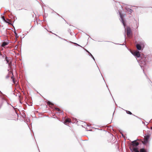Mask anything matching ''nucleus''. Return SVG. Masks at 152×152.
Listing matches in <instances>:
<instances>
[{
  "label": "nucleus",
  "instance_id": "18",
  "mask_svg": "<svg viewBox=\"0 0 152 152\" xmlns=\"http://www.w3.org/2000/svg\"><path fill=\"white\" fill-rule=\"evenodd\" d=\"M12 62L11 61H10V62L8 63V65H9V66L10 67H11V66L12 65Z\"/></svg>",
  "mask_w": 152,
  "mask_h": 152
},
{
  "label": "nucleus",
  "instance_id": "5",
  "mask_svg": "<svg viewBox=\"0 0 152 152\" xmlns=\"http://www.w3.org/2000/svg\"><path fill=\"white\" fill-rule=\"evenodd\" d=\"M55 109L57 111H58V112H56V113L57 114H58L59 115V114H61V115H62L63 114V113L62 111H61V110H60L59 108L57 107H55Z\"/></svg>",
  "mask_w": 152,
  "mask_h": 152
},
{
  "label": "nucleus",
  "instance_id": "8",
  "mask_svg": "<svg viewBox=\"0 0 152 152\" xmlns=\"http://www.w3.org/2000/svg\"><path fill=\"white\" fill-rule=\"evenodd\" d=\"M143 45V44L140 45V44H137L136 45V48L138 50H141V47Z\"/></svg>",
  "mask_w": 152,
  "mask_h": 152
},
{
  "label": "nucleus",
  "instance_id": "11",
  "mask_svg": "<svg viewBox=\"0 0 152 152\" xmlns=\"http://www.w3.org/2000/svg\"><path fill=\"white\" fill-rule=\"evenodd\" d=\"M8 44V42H3V43L1 45V46L2 47H4L5 46L7 45Z\"/></svg>",
  "mask_w": 152,
  "mask_h": 152
},
{
  "label": "nucleus",
  "instance_id": "23",
  "mask_svg": "<svg viewBox=\"0 0 152 152\" xmlns=\"http://www.w3.org/2000/svg\"><path fill=\"white\" fill-rule=\"evenodd\" d=\"M86 51L87 52H88V53H90L87 50H86Z\"/></svg>",
  "mask_w": 152,
  "mask_h": 152
},
{
  "label": "nucleus",
  "instance_id": "17",
  "mask_svg": "<svg viewBox=\"0 0 152 152\" xmlns=\"http://www.w3.org/2000/svg\"><path fill=\"white\" fill-rule=\"evenodd\" d=\"M14 33L15 34V37L16 38H17L18 37V35L17 34L16 32L15 31Z\"/></svg>",
  "mask_w": 152,
  "mask_h": 152
},
{
  "label": "nucleus",
  "instance_id": "7",
  "mask_svg": "<svg viewBox=\"0 0 152 152\" xmlns=\"http://www.w3.org/2000/svg\"><path fill=\"white\" fill-rule=\"evenodd\" d=\"M119 15L120 16V18H121V19L122 22L123 23V24L124 25V21L123 19V17H124V15L123 14H122L120 12H119Z\"/></svg>",
  "mask_w": 152,
  "mask_h": 152
},
{
  "label": "nucleus",
  "instance_id": "28",
  "mask_svg": "<svg viewBox=\"0 0 152 152\" xmlns=\"http://www.w3.org/2000/svg\"><path fill=\"white\" fill-rule=\"evenodd\" d=\"M131 11H132V10L131 9L130 10Z\"/></svg>",
  "mask_w": 152,
  "mask_h": 152
},
{
  "label": "nucleus",
  "instance_id": "25",
  "mask_svg": "<svg viewBox=\"0 0 152 152\" xmlns=\"http://www.w3.org/2000/svg\"><path fill=\"white\" fill-rule=\"evenodd\" d=\"M16 114H17V115L18 116V114H17L16 112Z\"/></svg>",
  "mask_w": 152,
  "mask_h": 152
},
{
  "label": "nucleus",
  "instance_id": "14",
  "mask_svg": "<svg viewBox=\"0 0 152 152\" xmlns=\"http://www.w3.org/2000/svg\"><path fill=\"white\" fill-rule=\"evenodd\" d=\"M124 110L126 111L127 114H129V115H132V113L130 111H128V110Z\"/></svg>",
  "mask_w": 152,
  "mask_h": 152
},
{
  "label": "nucleus",
  "instance_id": "26",
  "mask_svg": "<svg viewBox=\"0 0 152 152\" xmlns=\"http://www.w3.org/2000/svg\"><path fill=\"white\" fill-rule=\"evenodd\" d=\"M0 55H1V53L0 52Z\"/></svg>",
  "mask_w": 152,
  "mask_h": 152
},
{
  "label": "nucleus",
  "instance_id": "19",
  "mask_svg": "<svg viewBox=\"0 0 152 152\" xmlns=\"http://www.w3.org/2000/svg\"><path fill=\"white\" fill-rule=\"evenodd\" d=\"M11 78L12 79V81H13V82L14 83H15V80H14V78L13 77H11Z\"/></svg>",
  "mask_w": 152,
  "mask_h": 152
},
{
  "label": "nucleus",
  "instance_id": "3",
  "mask_svg": "<svg viewBox=\"0 0 152 152\" xmlns=\"http://www.w3.org/2000/svg\"><path fill=\"white\" fill-rule=\"evenodd\" d=\"M132 53L134 56H135L137 57H139L140 56V54L139 51L137 50L132 52Z\"/></svg>",
  "mask_w": 152,
  "mask_h": 152
},
{
  "label": "nucleus",
  "instance_id": "24",
  "mask_svg": "<svg viewBox=\"0 0 152 152\" xmlns=\"http://www.w3.org/2000/svg\"><path fill=\"white\" fill-rule=\"evenodd\" d=\"M2 94V92L0 91V94Z\"/></svg>",
  "mask_w": 152,
  "mask_h": 152
},
{
  "label": "nucleus",
  "instance_id": "13",
  "mask_svg": "<svg viewBox=\"0 0 152 152\" xmlns=\"http://www.w3.org/2000/svg\"><path fill=\"white\" fill-rule=\"evenodd\" d=\"M5 60L8 63L10 62V59L9 58H7V56H6L5 57Z\"/></svg>",
  "mask_w": 152,
  "mask_h": 152
},
{
  "label": "nucleus",
  "instance_id": "20",
  "mask_svg": "<svg viewBox=\"0 0 152 152\" xmlns=\"http://www.w3.org/2000/svg\"><path fill=\"white\" fill-rule=\"evenodd\" d=\"M2 106V104H1L0 105V109L1 108Z\"/></svg>",
  "mask_w": 152,
  "mask_h": 152
},
{
  "label": "nucleus",
  "instance_id": "9",
  "mask_svg": "<svg viewBox=\"0 0 152 152\" xmlns=\"http://www.w3.org/2000/svg\"><path fill=\"white\" fill-rule=\"evenodd\" d=\"M70 122H71L69 118H67L65 120V121H64V124L66 125V123H70Z\"/></svg>",
  "mask_w": 152,
  "mask_h": 152
},
{
  "label": "nucleus",
  "instance_id": "27",
  "mask_svg": "<svg viewBox=\"0 0 152 152\" xmlns=\"http://www.w3.org/2000/svg\"><path fill=\"white\" fill-rule=\"evenodd\" d=\"M151 129L152 130V126L151 127Z\"/></svg>",
  "mask_w": 152,
  "mask_h": 152
},
{
  "label": "nucleus",
  "instance_id": "4",
  "mask_svg": "<svg viewBox=\"0 0 152 152\" xmlns=\"http://www.w3.org/2000/svg\"><path fill=\"white\" fill-rule=\"evenodd\" d=\"M131 32V31L130 28L129 27L127 28L126 34L128 36H130Z\"/></svg>",
  "mask_w": 152,
  "mask_h": 152
},
{
  "label": "nucleus",
  "instance_id": "16",
  "mask_svg": "<svg viewBox=\"0 0 152 152\" xmlns=\"http://www.w3.org/2000/svg\"><path fill=\"white\" fill-rule=\"evenodd\" d=\"M2 19H3V20L5 21V22H6L7 23H9L7 21H6V20H5V18L4 17V16H3L2 17Z\"/></svg>",
  "mask_w": 152,
  "mask_h": 152
},
{
  "label": "nucleus",
  "instance_id": "6",
  "mask_svg": "<svg viewBox=\"0 0 152 152\" xmlns=\"http://www.w3.org/2000/svg\"><path fill=\"white\" fill-rule=\"evenodd\" d=\"M149 137L150 136L149 135H147L145 136L144 142L145 143H146L148 142V139L149 138Z\"/></svg>",
  "mask_w": 152,
  "mask_h": 152
},
{
  "label": "nucleus",
  "instance_id": "10",
  "mask_svg": "<svg viewBox=\"0 0 152 152\" xmlns=\"http://www.w3.org/2000/svg\"><path fill=\"white\" fill-rule=\"evenodd\" d=\"M2 96H0V99L2 100L5 101L8 104H9L7 102V101L6 100V99L4 97Z\"/></svg>",
  "mask_w": 152,
  "mask_h": 152
},
{
  "label": "nucleus",
  "instance_id": "22",
  "mask_svg": "<svg viewBox=\"0 0 152 152\" xmlns=\"http://www.w3.org/2000/svg\"><path fill=\"white\" fill-rule=\"evenodd\" d=\"M89 54H90V56H91L92 57H93V56H92V54H91L90 53Z\"/></svg>",
  "mask_w": 152,
  "mask_h": 152
},
{
  "label": "nucleus",
  "instance_id": "15",
  "mask_svg": "<svg viewBox=\"0 0 152 152\" xmlns=\"http://www.w3.org/2000/svg\"><path fill=\"white\" fill-rule=\"evenodd\" d=\"M47 104L49 105H53V104L51 102L48 101L47 102Z\"/></svg>",
  "mask_w": 152,
  "mask_h": 152
},
{
  "label": "nucleus",
  "instance_id": "1",
  "mask_svg": "<svg viewBox=\"0 0 152 152\" xmlns=\"http://www.w3.org/2000/svg\"><path fill=\"white\" fill-rule=\"evenodd\" d=\"M130 150L132 151H134V152H147L146 150L144 148H142L139 151L138 148L137 147H131L130 148Z\"/></svg>",
  "mask_w": 152,
  "mask_h": 152
},
{
  "label": "nucleus",
  "instance_id": "21",
  "mask_svg": "<svg viewBox=\"0 0 152 152\" xmlns=\"http://www.w3.org/2000/svg\"><path fill=\"white\" fill-rule=\"evenodd\" d=\"M6 21H7L8 22V21H10V20H9L8 19H7Z\"/></svg>",
  "mask_w": 152,
  "mask_h": 152
},
{
  "label": "nucleus",
  "instance_id": "2",
  "mask_svg": "<svg viewBox=\"0 0 152 152\" xmlns=\"http://www.w3.org/2000/svg\"><path fill=\"white\" fill-rule=\"evenodd\" d=\"M132 146H131L130 148L131 147L132 148L133 147H137L136 146H138L139 144V142H137L136 140L132 141Z\"/></svg>",
  "mask_w": 152,
  "mask_h": 152
},
{
  "label": "nucleus",
  "instance_id": "12",
  "mask_svg": "<svg viewBox=\"0 0 152 152\" xmlns=\"http://www.w3.org/2000/svg\"><path fill=\"white\" fill-rule=\"evenodd\" d=\"M19 96L18 97H19V100L21 104H22L21 101L22 99H23V96Z\"/></svg>",
  "mask_w": 152,
  "mask_h": 152
}]
</instances>
